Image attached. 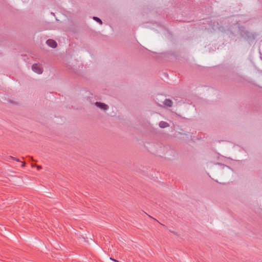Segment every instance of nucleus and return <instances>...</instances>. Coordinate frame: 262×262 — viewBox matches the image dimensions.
<instances>
[{
	"mask_svg": "<svg viewBox=\"0 0 262 262\" xmlns=\"http://www.w3.org/2000/svg\"><path fill=\"white\" fill-rule=\"evenodd\" d=\"M47 45L51 48H55L57 46V42L53 39H49L46 41Z\"/></svg>",
	"mask_w": 262,
	"mask_h": 262,
	"instance_id": "nucleus-5",
	"label": "nucleus"
},
{
	"mask_svg": "<svg viewBox=\"0 0 262 262\" xmlns=\"http://www.w3.org/2000/svg\"><path fill=\"white\" fill-rule=\"evenodd\" d=\"M14 160H15V161H16L17 162H20V160L18 159H17V158H15V157H14Z\"/></svg>",
	"mask_w": 262,
	"mask_h": 262,
	"instance_id": "nucleus-14",
	"label": "nucleus"
},
{
	"mask_svg": "<svg viewBox=\"0 0 262 262\" xmlns=\"http://www.w3.org/2000/svg\"><path fill=\"white\" fill-rule=\"evenodd\" d=\"M25 165H26L25 163H24L21 165V167H25Z\"/></svg>",
	"mask_w": 262,
	"mask_h": 262,
	"instance_id": "nucleus-17",
	"label": "nucleus"
},
{
	"mask_svg": "<svg viewBox=\"0 0 262 262\" xmlns=\"http://www.w3.org/2000/svg\"><path fill=\"white\" fill-rule=\"evenodd\" d=\"M36 167H37V169L38 170H40V169H41V168H42L41 166H38V165H36Z\"/></svg>",
	"mask_w": 262,
	"mask_h": 262,
	"instance_id": "nucleus-12",
	"label": "nucleus"
},
{
	"mask_svg": "<svg viewBox=\"0 0 262 262\" xmlns=\"http://www.w3.org/2000/svg\"><path fill=\"white\" fill-rule=\"evenodd\" d=\"M94 104L97 107L104 112L107 111L109 108V106L107 104L101 102H96Z\"/></svg>",
	"mask_w": 262,
	"mask_h": 262,
	"instance_id": "nucleus-4",
	"label": "nucleus"
},
{
	"mask_svg": "<svg viewBox=\"0 0 262 262\" xmlns=\"http://www.w3.org/2000/svg\"><path fill=\"white\" fill-rule=\"evenodd\" d=\"M110 259H111L112 260H113V261H114L115 262H119L118 260H116V259H115L114 258H113L112 257L110 258Z\"/></svg>",
	"mask_w": 262,
	"mask_h": 262,
	"instance_id": "nucleus-11",
	"label": "nucleus"
},
{
	"mask_svg": "<svg viewBox=\"0 0 262 262\" xmlns=\"http://www.w3.org/2000/svg\"><path fill=\"white\" fill-rule=\"evenodd\" d=\"M153 219H154V220H156V221L158 223H160V222L157 220H156V219L153 218Z\"/></svg>",
	"mask_w": 262,
	"mask_h": 262,
	"instance_id": "nucleus-23",
	"label": "nucleus"
},
{
	"mask_svg": "<svg viewBox=\"0 0 262 262\" xmlns=\"http://www.w3.org/2000/svg\"><path fill=\"white\" fill-rule=\"evenodd\" d=\"M153 219H154V220H156V221L158 223H160V222L157 220H156V219L153 218Z\"/></svg>",
	"mask_w": 262,
	"mask_h": 262,
	"instance_id": "nucleus-21",
	"label": "nucleus"
},
{
	"mask_svg": "<svg viewBox=\"0 0 262 262\" xmlns=\"http://www.w3.org/2000/svg\"><path fill=\"white\" fill-rule=\"evenodd\" d=\"M153 219H154V220H156V221L158 223H160V222L157 220H156V219L153 218Z\"/></svg>",
	"mask_w": 262,
	"mask_h": 262,
	"instance_id": "nucleus-19",
	"label": "nucleus"
},
{
	"mask_svg": "<svg viewBox=\"0 0 262 262\" xmlns=\"http://www.w3.org/2000/svg\"><path fill=\"white\" fill-rule=\"evenodd\" d=\"M172 101L169 99H166L163 102V104L168 107H171L172 105Z\"/></svg>",
	"mask_w": 262,
	"mask_h": 262,
	"instance_id": "nucleus-6",
	"label": "nucleus"
},
{
	"mask_svg": "<svg viewBox=\"0 0 262 262\" xmlns=\"http://www.w3.org/2000/svg\"><path fill=\"white\" fill-rule=\"evenodd\" d=\"M67 67L75 74L79 75L82 72L83 64L79 61L75 60L72 62L67 63Z\"/></svg>",
	"mask_w": 262,
	"mask_h": 262,
	"instance_id": "nucleus-2",
	"label": "nucleus"
},
{
	"mask_svg": "<svg viewBox=\"0 0 262 262\" xmlns=\"http://www.w3.org/2000/svg\"><path fill=\"white\" fill-rule=\"evenodd\" d=\"M153 219H154V220H156V221L158 223H160V222L157 220H156V219L153 218Z\"/></svg>",
	"mask_w": 262,
	"mask_h": 262,
	"instance_id": "nucleus-20",
	"label": "nucleus"
},
{
	"mask_svg": "<svg viewBox=\"0 0 262 262\" xmlns=\"http://www.w3.org/2000/svg\"><path fill=\"white\" fill-rule=\"evenodd\" d=\"M159 126L161 128H164L166 127L169 126V124L165 121H160L159 123Z\"/></svg>",
	"mask_w": 262,
	"mask_h": 262,
	"instance_id": "nucleus-7",
	"label": "nucleus"
},
{
	"mask_svg": "<svg viewBox=\"0 0 262 262\" xmlns=\"http://www.w3.org/2000/svg\"><path fill=\"white\" fill-rule=\"evenodd\" d=\"M31 166H32V167H36V164H33V163H32V164H31Z\"/></svg>",
	"mask_w": 262,
	"mask_h": 262,
	"instance_id": "nucleus-15",
	"label": "nucleus"
},
{
	"mask_svg": "<svg viewBox=\"0 0 262 262\" xmlns=\"http://www.w3.org/2000/svg\"><path fill=\"white\" fill-rule=\"evenodd\" d=\"M32 70L38 74H41L43 72L42 65L40 63H34L32 66Z\"/></svg>",
	"mask_w": 262,
	"mask_h": 262,
	"instance_id": "nucleus-3",
	"label": "nucleus"
},
{
	"mask_svg": "<svg viewBox=\"0 0 262 262\" xmlns=\"http://www.w3.org/2000/svg\"><path fill=\"white\" fill-rule=\"evenodd\" d=\"M28 158L29 159V160L34 161V160H33V158L32 157L29 156Z\"/></svg>",
	"mask_w": 262,
	"mask_h": 262,
	"instance_id": "nucleus-13",
	"label": "nucleus"
},
{
	"mask_svg": "<svg viewBox=\"0 0 262 262\" xmlns=\"http://www.w3.org/2000/svg\"><path fill=\"white\" fill-rule=\"evenodd\" d=\"M153 219H154V220H156V221L158 223H160V222L157 220H156V219L153 218Z\"/></svg>",
	"mask_w": 262,
	"mask_h": 262,
	"instance_id": "nucleus-18",
	"label": "nucleus"
},
{
	"mask_svg": "<svg viewBox=\"0 0 262 262\" xmlns=\"http://www.w3.org/2000/svg\"><path fill=\"white\" fill-rule=\"evenodd\" d=\"M9 158L10 159H12V160H14V157H12V156H9Z\"/></svg>",
	"mask_w": 262,
	"mask_h": 262,
	"instance_id": "nucleus-16",
	"label": "nucleus"
},
{
	"mask_svg": "<svg viewBox=\"0 0 262 262\" xmlns=\"http://www.w3.org/2000/svg\"><path fill=\"white\" fill-rule=\"evenodd\" d=\"M239 33L240 36L246 39L249 43L253 42L256 36V33L247 30L243 27H239Z\"/></svg>",
	"mask_w": 262,
	"mask_h": 262,
	"instance_id": "nucleus-1",
	"label": "nucleus"
},
{
	"mask_svg": "<svg viewBox=\"0 0 262 262\" xmlns=\"http://www.w3.org/2000/svg\"><path fill=\"white\" fill-rule=\"evenodd\" d=\"M76 234H77L78 235H79L80 237H82V238H83L84 239V241L86 242H87V241L86 240V238L83 235V234H81L79 232H78V233H76Z\"/></svg>",
	"mask_w": 262,
	"mask_h": 262,
	"instance_id": "nucleus-10",
	"label": "nucleus"
},
{
	"mask_svg": "<svg viewBox=\"0 0 262 262\" xmlns=\"http://www.w3.org/2000/svg\"><path fill=\"white\" fill-rule=\"evenodd\" d=\"M93 19L94 20H95L96 21H97V23H99L100 25L102 24V20L99 17H98L97 16H94L93 17Z\"/></svg>",
	"mask_w": 262,
	"mask_h": 262,
	"instance_id": "nucleus-9",
	"label": "nucleus"
},
{
	"mask_svg": "<svg viewBox=\"0 0 262 262\" xmlns=\"http://www.w3.org/2000/svg\"><path fill=\"white\" fill-rule=\"evenodd\" d=\"M153 219H154V220H156V221L158 223H160V222L157 220H156V219L153 218Z\"/></svg>",
	"mask_w": 262,
	"mask_h": 262,
	"instance_id": "nucleus-22",
	"label": "nucleus"
},
{
	"mask_svg": "<svg viewBox=\"0 0 262 262\" xmlns=\"http://www.w3.org/2000/svg\"><path fill=\"white\" fill-rule=\"evenodd\" d=\"M218 165H220V166L221 167V168L223 169H225V170H232L231 168H230V167H229L227 165H224V164H221V163H217Z\"/></svg>",
	"mask_w": 262,
	"mask_h": 262,
	"instance_id": "nucleus-8",
	"label": "nucleus"
}]
</instances>
